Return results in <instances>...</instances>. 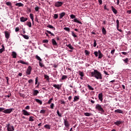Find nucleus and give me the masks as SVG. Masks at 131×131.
Wrapping results in <instances>:
<instances>
[{
    "label": "nucleus",
    "mask_w": 131,
    "mask_h": 131,
    "mask_svg": "<svg viewBox=\"0 0 131 131\" xmlns=\"http://www.w3.org/2000/svg\"><path fill=\"white\" fill-rule=\"evenodd\" d=\"M91 75L92 77H95L96 79H103L102 74L97 70H94V72H92Z\"/></svg>",
    "instance_id": "obj_1"
},
{
    "label": "nucleus",
    "mask_w": 131,
    "mask_h": 131,
    "mask_svg": "<svg viewBox=\"0 0 131 131\" xmlns=\"http://www.w3.org/2000/svg\"><path fill=\"white\" fill-rule=\"evenodd\" d=\"M95 109H96V110H98L100 112H101L102 113H104L105 112V111H104V108H103L102 105L100 104H97L96 105Z\"/></svg>",
    "instance_id": "obj_2"
},
{
    "label": "nucleus",
    "mask_w": 131,
    "mask_h": 131,
    "mask_svg": "<svg viewBox=\"0 0 131 131\" xmlns=\"http://www.w3.org/2000/svg\"><path fill=\"white\" fill-rule=\"evenodd\" d=\"M15 110L14 108H7V109H4V113L5 114H11L12 112Z\"/></svg>",
    "instance_id": "obj_3"
},
{
    "label": "nucleus",
    "mask_w": 131,
    "mask_h": 131,
    "mask_svg": "<svg viewBox=\"0 0 131 131\" xmlns=\"http://www.w3.org/2000/svg\"><path fill=\"white\" fill-rule=\"evenodd\" d=\"M64 4V2H56L55 3V7H56V8H60V7H61L62 6H63V4Z\"/></svg>",
    "instance_id": "obj_4"
},
{
    "label": "nucleus",
    "mask_w": 131,
    "mask_h": 131,
    "mask_svg": "<svg viewBox=\"0 0 131 131\" xmlns=\"http://www.w3.org/2000/svg\"><path fill=\"white\" fill-rule=\"evenodd\" d=\"M31 71H32V68H31V66H29L26 72V75H30V74H31Z\"/></svg>",
    "instance_id": "obj_5"
},
{
    "label": "nucleus",
    "mask_w": 131,
    "mask_h": 131,
    "mask_svg": "<svg viewBox=\"0 0 131 131\" xmlns=\"http://www.w3.org/2000/svg\"><path fill=\"white\" fill-rule=\"evenodd\" d=\"M64 124L66 127H69L70 126V124L67 119H64Z\"/></svg>",
    "instance_id": "obj_6"
},
{
    "label": "nucleus",
    "mask_w": 131,
    "mask_h": 131,
    "mask_svg": "<svg viewBox=\"0 0 131 131\" xmlns=\"http://www.w3.org/2000/svg\"><path fill=\"white\" fill-rule=\"evenodd\" d=\"M4 33H5L6 38L7 39H9V38H10V32H9V31H6L4 32Z\"/></svg>",
    "instance_id": "obj_7"
},
{
    "label": "nucleus",
    "mask_w": 131,
    "mask_h": 131,
    "mask_svg": "<svg viewBox=\"0 0 131 131\" xmlns=\"http://www.w3.org/2000/svg\"><path fill=\"white\" fill-rule=\"evenodd\" d=\"M22 113L23 115H25L26 116H29V115H30V114L25 110H23L22 111Z\"/></svg>",
    "instance_id": "obj_8"
},
{
    "label": "nucleus",
    "mask_w": 131,
    "mask_h": 131,
    "mask_svg": "<svg viewBox=\"0 0 131 131\" xmlns=\"http://www.w3.org/2000/svg\"><path fill=\"white\" fill-rule=\"evenodd\" d=\"M28 20L27 17H25L24 16L20 17V22H26Z\"/></svg>",
    "instance_id": "obj_9"
},
{
    "label": "nucleus",
    "mask_w": 131,
    "mask_h": 131,
    "mask_svg": "<svg viewBox=\"0 0 131 131\" xmlns=\"http://www.w3.org/2000/svg\"><path fill=\"white\" fill-rule=\"evenodd\" d=\"M122 123H123V121H117L116 122H114V124H115V125H117L118 126H119V125Z\"/></svg>",
    "instance_id": "obj_10"
},
{
    "label": "nucleus",
    "mask_w": 131,
    "mask_h": 131,
    "mask_svg": "<svg viewBox=\"0 0 131 131\" xmlns=\"http://www.w3.org/2000/svg\"><path fill=\"white\" fill-rule=\"evenodd\" d=\"M6 5L8 6L10 9H12L13 8V6H12V3H11V2H7L6 3Z\"/></svg>",
    "instance_id": "obj_11"
},
{
    "label": "nucleus",
    "mask_w": 131,
    "mask_h": 131,
    "mask_svg": "<svg viewBox=\"0 0 131 131\" xmlns=\"http://www.w3.org/2000/svg\"><path fill=\"white\" fill-rule=\"evenodd\" d=\"M98 98L101 102H103V94L102 93H100L98 95Z\"/></svg>",
    "instance_id": "obj_12"
},
{
    "label": "nucleus",
    "mask_w": 131,
    "mask_h": 131,
    "mask_svg": "<svg viewBox=\"0 0 131 131\" xmlns=\"http://www.w3.org/2000/svg\"><path fill=\"white\" fill-rule=\"evenodd\" d=\"M111 8H112V11L114 12L115 15H117V10L113 6H112Z\"/></svg>",
    "instance_id": "obj_13"
},
{
    "label": "nucleus",
    "mask_w": 131,
    "mask_h": 131,
    "mask_svg": "<svg viewBox=\"0 0 131 131\" xmlns=\"http://www.w3.org/2000/svg\"><path fill=\"white\" fill-rule=\"evenodd\" d=\"M52 45L54 46H58V43H57V41H56V40H55V39H52Z\"/></svg>",
    "instance_id": "obj_14"
},
{
    "label": "nucleus",
    "mask_w": 131,
    "mask_h": 131,
    "mask_svg": "<svg viewBox=\"0 0 131 131\" xmlns=\"http://www.w3.org/2000/svg\"><path fill=\"white\" fill-rule=\"evenodd\" d=\"M98 59H101L102 58H103V54L102 53V52H101L100 50L98 51Z\"/></svg>",
    "instance_id": "obj_15"
},
{
    "label": "nucleus",
    "mask_w": 131,
    "mask_h": 131,
    "mask_svg": "<svg viewBox=\"0 0 131 131\" xmlns=\"http://www.w3.org/2000/svg\"><path fill=\"white\" fill-rule=\"evenodd\" d=\"M17 63H21V64H24L25 65H28L29 63L28 62H25L23 60H19L17 61Z\"/></svg>",
    "instance_id": "obj_16"
},
{
    "label": "nucleus",
    "mask_w": 131,
    "mask_h": 131,
    "mask_svg": "<svg viewBox=\"0 0 131 131\" xmlns=\"http://www.w3.org/2000/svg\"><path fill=\"white\" fill-rule=\"evenodd\" d=\"M66 15V13L65 12H62L59 14V19H62L64 16Z\"/></svg>",
    "instance_id": "obj_17"
},
{
    "label": "nucleus",
    "mask_w": 131,
    "mask_h": 131,
    "mask_svg": "<svg viewBox=\"0 0 131 131\" xmlns=\"http://www.w3.org/2000/svg\"><path fill=\"white\" fill-rule=\"evenodd\" d=\"M115 113H119V114H122L123 113V111L120 109H117L115 111Z\"/></svg>",
    "instance_id": "obj_18"
},
{
    "label": "nucleus",
    "mask_w": 131,
    "mask_h": 131,
    "mask_svg": "<svg viewBox=\"0 0 131 131\" xmlns=\"http://www.w3.org/2000/svg\"><path fill=\"white\" fill-rule=\"evenodd\" d=\"M79 100V96H75L74 97V100L73 102H77Z\"/></svg>",
    "instance_id": "obj_19"
},
{
    "label": "nucleus",
    "mask_w": 131,
    "mask_h": 131,
    "mask_svg": "<svg viewBox=\"0 0 131 131\" xmlns=\"http://www.w3.org/2000/svg\"><path fill=\"white\" fill-rule=\"evenodd\" d=\"M12 58H17V53H16V52L13 51L12 52Z\"/></svg>",
    "instance_id": "obj_20"
},
{
    "label": "nucleus",
    "mask_w": 131,
    "mask_h": 131,
    "mask_svg": "<svg viewBox=\"0 0 131 131\" xmlns=\"http://www.w3.org/2000/svg\"><path fill=\"white\" fill-rule=\"evenodd\" d=\"M54 88L55 89H57V90H60V88H61V86L59 84H54L53 85Z\"/></svg>",
    "instance_id": "obj_21"
},
{
    "label": "nucleus",
    "mask_w": 131,
    "mask_h": 131,
    "mask_svg": "<svg viewBox=\"0 0 131 131\" xmlns=\"http://www.w3.org/2000/svg\"><path fill=\"white\" fill-rule=\"evenodd\" d=\"M43 76L46 79L47 81H50V77L48 75L45 74Z\"/></svg>",
    "instance_id": "obj_22"
},
{
    "label": "nucleus",
    "mask_w": 131,
    "mask_h": 131,
    "mask_svg": "<svg viewBox=\"0 0 131 131\" xmlns=\"http://www.w3.org/2000/svg\"><path fill=\"white\" fill-rule=\"evenodd\" d=\"M102 32L104 35H106V34H107V31H106L105 28H102Z\"/></svg>",
    "instance_id": "obj_23"
},
{
    "label": "nucleus",
    "mask_w": 131,
    "mask_h": 131,
    "mask_svg": "<svg viewBox=\"0 0 131 131\" xmlns=\"http://www.w3.org/2000/svg\"><path fill=\"white\" fill-rule=\"evenodd\" d=\"M47 27L48 28H50V29H52L53 30H56V29L55 28V27H54L53 26H52L51 25H48Z\"/></svg>",
    "instance_id": "obj_24"
},
{
    "label": "nucleus",
    "mask_w": 131,
    "mask_h": 131,
    "mask_svg": "<svg viewBox=\"0 0 131 131\" xmlns=\"http://www.w3.org/2000/svg\"><path fill=\"white\" fill-rule=\"evenodd\" d=\"M35 101H36V102H37V103H38L39 104H40V105L42 104V101L38 99H35Z\"/></svg>",
    "instance_id": "obj_25"
},
{
    "label": "nucleus",
    "mask_w": 131,
    "mask_h": 131,
    "mask_svg": "<svg viewBox=\"0 0 131 131\" xmlns=\"http://www.w3.org/2000/svg\"><path fill=\"white\" fill-rule=\"evenodd\" d=\"M37 94H39V92L38 90H34L33 91V95L34 96H37Z\"/></svg>",
    "instance_id": "obj_26"
},
{
    "label": "nucleus",
    "mask_w": 131,
    "mask_h": 131,
    "mask_svg": "<svg viewBox=\"0 0 131 131\" xmlns=\"http://www.w3.org/2000/svg\"><path fill=\"white\" fill-rule=\"evenodd\" d=\"M66 46L68 48H69L70 49V50H74V48L73 47H72V46H71V44H69V45H67Z\"/></svg>",
    "instance_id": "obj_27"
},
{
    "label": "nucleus",
    "mask_w": 131,
    "mask_h": 131,
    "mask_svg": "<svg viewBox=\"0 0 131 131\" xmlns=\"http://www.w3.org/2000/svg\"><path fill=\"white\" fill-rule=\"evenodd\" d=\"M15 6L16 7H23L24 5H23V4H22L21 3H16L15 4Z\"/></svg>",
    "instance_id": "obj_28"
},
{
    "label": "nucleus",
    "mask_w": 131,
    "mask_h": 131,
    "mask_svg": "<svg viewBox=\"0 0 131 131\" xmlns=\"http://www.w3.org/2000/svg\"><path fill=\"white\" fill-rule=\"evenodd\" d=\"M123 61H124L125 64H128V62H129V60L127 58H125V59H123Z\"/></svg>",
    "instance_id": "obj_29"
},
{
    "label": "nucleus",
    "mask_w": 131,
    "mask_h": 131,
    "mask_svg": "<svg viewBox=\"0 0 131 131\" xmlns=\"http://www.w3.org/2000/svg\"><path fill=\"white\" fill-rule=\"evenodd\" d=\"M84 115H85V116H92L93 114L90 113H84Z\"/></svg>",
    "instance_id": "obj_30"
},
{
    "label": "nucleus",
    "mask_w": 131,
    "mask_h": 131,
    "mask_svg": "<svg viewBox=\"0 0 131 131\" xmlns=\"http://www.w3.org/2000/svg\"><path fill=\"white\" fill-rule=\"evenodd\" d=\"M74 22H76L77 23H78L79 24H82V23H81V21H80L79 20H78V19H77V18H75L74 19Z\"/></svg>",
    "instance_id": "obj_31"
},
{
    "label": "nucleus",
    "mask_w": 131,
    "mask_h": 131,
    "mask_svg": "<svg viewBox=\"0 0 131 131\" xmlns=\"http://www.w3.org/2000/svg\"><path fill=\"white\" fill-rule=\"evenodd\" d=\"M26 25H27V26H28L29 27H31V21H27L26 22Z\"/></svg>",
    "instance_id": "obj_32"
},
{
    "label": "nucleus",
    "mask_w": 131,
    "mask_h": 131,
    "mask_svg": "<svg viewBox=\"0 0 131 131\" xmlns=\"http://www.w3.org/2000/svg\"><path fill=\"white\" fill-rule=\"evenodd\" d=\"M29 121H34V117H30L29 118Z\"/></svg>",
    "instance_id": "obj_33"
},
{
    "label": "nucleus",
    "mask_w": 131,
    "mask_h": 131,
    "mask_svg": "<svg viewBox=\"0 0 131 131\" xmlns=\"http://www.w3.org/2000/svg\"><path fill=\"white\" fill-rule=\"evenodd\" d=\"M68 77L67 75H62L61 77V80H64V79H67Z\"/></svg>",
    "instance_id": "obj_34"
},
{
    "label": "nucleus",
    "mask_w": 131,
    "mask_h": 131,
    "mask_svg": "<svg viewBox=\"0 0 131 131\" xmlns=\"http://www.w3.org/2000/svg\"><path fill=\"white\" fill-rule=\"evenodd\" d=\"M45 128H47L48 129H51V126L49 124H46L44 126Z\"/></svg>",
    "instance_id": "obj_35"
},
{
    "label": "nucleus",
    "mask_w": 131,
    "mask_h": 131,
    "mask_svg": "<svg viewBox=\"0 0 131 131\" xmlns=\"http://www.w3.org/2000/svg\"><path fill=\"white\" fill-rule=\"evenodd\" d=\"M24 38H25V39H29V37L28 35H21Z\"/></svg>",
    "instance_id": "obj_36"
},
{
    "label": "nucleus",
    "mask_w": 131,
    "mask_h": 131,
    "mask_svg": "<svg viewBox=\"0 0 131 131\" xmlns=\"http://www.w3.org/2000/svg\"><path fill=\"white\" fill-rule=\"evenodd\" d=\"M116 23H117V29H118V28H119V20L118 19H117Z\"/></svg>",
    "instance_id": "obj_37"
},
{
    "label": "nucleus",
    "mask_w": 131,
    "mask_h": 131,
    "mask_svg": "<svg viewBox=\"0 0 131 131\" xmlns=\"http://www.w3.org/2000/svg\"><path fill=\"white\" fill-rule=\"evenodd\" d=\"M57 114L59 117H62V114L60 113V112L59 111V110L57 111Z\"/></svg>",
    "instance_id": "obj_38"
},
{
    "label": "nucleus",
    "mask_w": 131,
    "mask_h": 131,
    "mask_svg": "<svg viewBox=\"0 0 131 131\" xmlns=\"http://www.w3.org/2000/svg\"><path fill=\"white\" fill-rule=\"evenodd\" d=\"M88 88L89 89V90H90V91H94V88L92 87L89 84L88 85Z\"/></svg>",
    "instance_id": "obj_39"
},
{
    "label": "nucleus",
    "mask_w": 131,
    "mask_h": 131,
    "mask_svg": "<svg viewBox=\"0 0 131 131\" xmlns=\"http://www.w3.org/2000/svg\"><path fill=\"white\" fill-rule=\"evenodd\" d=\"M30 19H31L32 21H33V20H34L33 14H32V13L30 14Z\"/></svg>",
    "instance_id": "obj_40"
},
{
    "label": "nucleus",
    "mask_w": 131,
    "mask_h": 131,
    "mask_svg": "<svg viewBox=\"0 0 131 131\" xmlns=\"http://www.w3.org/2000/svg\"><path fill=\"white\" fill-rule=\"evenodd\" d=\"M36 59H37V60H38V61H39L40 62L42 61L41 58H40V57L38 56V55H36Z\"/></svg>",
    "instance_id": "obj_41"
},
{
    "label": "nucleus",
    "mask_w": 131,
    "mask_h": 131,
    "mask_svg": "<svg viewBox=\"0 0 131 131\" xmlns=\"http://www.w3.org/2000/svg\"><path fill=\"white\" fill-rule=\"evenodd\" d=\"M79 74L81 77H83V76H84V74H83V72H79Z\"/></svg>",
    "instance_id": "obj_42"
},
{
    "label": "nucleus",
    "mask_w": 131,
    "mask_h": 131,
    "mask_svg": "<svg viewBox=\"0 0 131 131\" xmlns=\"http://www.w3.org/2000/svg\"><path fill=\"white\" fill-rule=\"evenodd\" d=\"M64 30H66V31H68V32H70V28L65 27L63 28Z\"/></svg>",
    "instance_id": "obj_43"
},
{
    "label": "nucleus",
    "mask_w": 131,
    "mask_h": 131,
    "mask_svg": "<svg viewBox=\"0 0 131 131\" xmlns=\"http://www.w3.org/2000/svg\"><path fill=\"white\" fill-rule=\"evenodd\" d=\"M39 66H40V67H45V64H42L41 61H39Z\"/></svg>",
    "instance_id": "obj_44"
},
{
    "label": "nucleus",
    "mask_w": 131,
    "mask_h": 131,
    "mask_svg": "<svg viewBox=\"0 0 131 131\" xmlns=\"http://www.w3.org/2000/svg\"><path fill=\"white\" fill-rule=\"evenodd\" d=\"M84 52H85V54L86 56H88V55H90V54H91V53L88 50H85Z\"/></svg>",
    "instance_id": "obj_45"
},
{
    "label": "nucleus",
    "mask_w": 131,
    "mask_h": 131,
    "mask_svg": "<svg viewBox=\"0 0 131 131\" xmlns=\"http://www.w3.org/2000/svg\"><path fill=\"white\" fill-rule=\"evenodd\" d=\"M58 17H59V15L57 14H55L54 15L53 18L54 19H57Z\"/></svg>",
    "instance_id": "obj_46"
},
{
    "label": "nucleus",
    "mask_w": 131,
    "mask_h": 131,
    "mask_svg": "<svg viewBox=\"0 0 131 131\" xmlns=\"http://www.w3.org/2000/svg\"><path fill=\"white\" fill-rule=\"evenodd\" d=\"M40 114H45V113H46V110H41L40 111Z\"/></svg>",
    "instance_id": "obj_47"
},
{
    "label": "nucleus",
    "mask_w": 131,
    "mask_h": 131,
    "mask_svg": "<svg viewBox=\"0 0 131 131\" xmlns=\"http://www.w3.org/2000/svg\"><path fill=\"white\" fill-rule=\"evenodd\" d=\"M72 36H73L74 37H77V35H76L75 34V33H74V32L72 31Z\"/></svg>",
    "instance_id": "obj_48"
},
{
    "label": "nucleus",
    "mask_w": 131,
    "mask_h": 131,
    "mask_svg": "<svg viewBox=\"0 0 131 131\" xmlns=\"http://www.w3.org/2000/svg\"><path fill=\"white\" fill-rule=\"evenodd\" d=\"M37 82H38V77H37L35 78V84H37Z\"/></svg>",
    "instance_id": "obj_49"
},
{
    "label": "nucleus",
    "mask_w": 131,
    "mask_h": 131,
    "mask_svg": "<svg viewBox=\"0 0 131 131\" xmlns=\"http://www.w3.org/2000/svg\"><path fill=\"white\" fill-rule=\"evenodd\" d=\"M94 55L95 57H98V55H99V52H98L97 51L94 52Z\"/></svg>",
    "instance_id": "obj_50"
},
{
    "label": "nucleus",
    "mask_w": 131,
    "mask_h": 131,
    "mask_svg": "<svg viewBox=\"0 0 131 131\" xmlns=\"http://www.w3.org/2000/svg\"><path fill=\"white\" fill-rule=\"evenodd\" d=\"M54 106H55V104L54 103H51L50 105V108L53 109Z\"/></svg>",
    "instance_id": "obj_51"
},
{
    "label": "nucleus",
    "mask_w": 131,
    "mask_h": 131,
    "mask_svg": "<svg viewBox=\"0 0 131 131\" xmlns=\"http://www.w3.org/2000/svg\"><path fill=\"white\" fill-rule=\"evenodd\" d=\"M4 111H5V108L0 107V112H3V113H4Z\"/></svg>",
    "instance_id": "obj_52"
},
{
    "label": "nucleus",
    "mask_w": 131,
    "mask_h": 131,
    "mask_svg": "<svg viewBox=\"0 0 131 131\" xmlns=\"http://www.w3.org/2000/svg\"><path fill=\"white\" fill-rule=\"evenodd\" d=\"M42 42L47 43L49 42V40L44 39V40H42Z\"/></svg>",
    "instance_id": "obj_53"
},
{
    "label": "nucleus",
    "mask_w": 131,
    "mask_h": 131,
    "mask_svg": "<svg viewBox=\"0 0 131 131\" xmlns=\"http://www.w3.org/2000/svg\"><path fill=\"white\" fill-rule=\"evenodd\" d=\"M60 102L61 104H65V101H64V100H63V99L60 100Z\"/></svg>",
    "instance_id": "obj_54"
},
{
    "label": "nucleus",
    "mask_w": 131,
    "mask_h": 131,
    "mask_svg": "<svg viewBox=\"0 0 131 131\" xmlns=\"http://www.w3.org/2000/svg\"><path fill=\"white\" fill-rule=\"evenodd\" d=\"M38 10H39V7H38V6L35 7V10L36 11V12H38Z\"/></svg>",
    "instance_id": "obj_55"
},
{
    "label": "nucleus",
    "mask_w": 131,
    "mask_h": 131,
    "mask_svg": "<svg viewBox=\"0 0 131 131\" xmlns=\"http://www.w3.org/2000/svg\"><path fill=\"white\" fill-rule=\"evenodd\" d=\"M94 48H96V47H97V41H96V40H94Z\"/></svg>",
    "instance_id": "obj_56"
},
{
    "label": "nucleus",
    "mask_w": 131,
    "mask_h": 131,
    "mask_svg": "<svg viewBox=\"0 0 131 131\" xmlns=\"http://www.w3.org/2000/svg\"><path fill=\"white\" fill-rule=\"evenodd\" d=\"M70 17H71V19H74V18H75V15H74V14H71V15H70Z\"/></svg>",
    "instance_id": "obj_57"
},
{
    "label": "nucleus",
    "mask_w": 131,
    "mask_h": 131,
    "mask_svg": "<svg viewBox=\"0 0 131 131\" xmlns=\"http://www.w3.org/2000/svg\"><path fill=\"white\" fill-rule=\"evenodd\" d=\"M3 52H5V49L4 48L0 49V54H2Z\"/></svg>",
    "instance_id": "obj_58"
},
{
    "label": "nucleus",
    "mask_w": 131,
    "mask_h": 131,
    "mask_svg": "<svg viewBox=\"0 0 131 131\" xmlns=\"http://www.w3.org/2000/svg\"><path fill=\"white\" fill-rule=\"evenodd\" d=\"M115 53V49L112 50L111 52V54H112V55H114Z\"/></svg>",
    "instance_id": "obj_59"
},
{
    "label": "nucleus",
    "mask_w": 131,
    "mask_h": 131,
    "mask_svg": "<svg viewBox=\"0 0 131 131\" xmlns=\"http://www.w3.org/2000/svg\"><path fill=\"white\" fill-rule=\"evenodd\" d=\"M52 101H53V98H51L49 101L48 103V104H51V103H52Z\"/></svg>",
    "instance_id": "obj_60"
},
{
    "label": "nucleus",
    "mask_w": 131,
    "mask_h": 131,
    "mask_svg": "<svg viewBox=\"0 0 131 131\" xmlns=\"http://www.w3.org/2000/svg\"><path fill=\"white\" fill-rule=\"evenodd\" d=\"M25 109H26V110H29V109H30V106L29 105H27Z\"/></svg>",
    "instance_id": "obj_61"
},
{
    "label": "nucleus",
    "mask_w": 131,
    "mask_h": 131,
    "mask_svg": "<svg viewBox=\"0 0 131 131\" xmlns=\"http://www.w3.org/2000/svg\"><path fill=\"white\" fill-rule=\"evenodd\" d=\"M20 30V29H19V27H17L15 28V32H18Z\"/></svg>",
    "instance_id": "obj_62"
},
{
    "label": "nucleus",
    "mask_w": 131,
    "mask_h": 131,
    "mask_svg": "<svg viewBox=\"0 0 131 131\" xmlns=\"http://www.w3.org/2000/svg\"><path fill=\"white\" fill-rule=\"evenodd\" d=\"M28 82H29V83H32V82H33V80L30 79L28 80Z\"/></svg>",
    "instance_id": "obj_63"
},
{
    "label": "nucleus",
    "mask_w": 131,
    "mask_h": 131,
    "mask_svg": "<svg viewBox=\"0 0 131 131\" xmlns=\"http://www.w3.org/2000/svg\"><path fill=\"white\" fill-rule=\"evenodd\" d=\"M98 3L99 5H102V4H103V1L102 0H98Z\"/></svg>",
    "instance_id": "obj_64"
}]
</instances>
